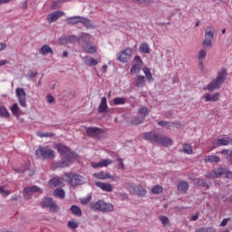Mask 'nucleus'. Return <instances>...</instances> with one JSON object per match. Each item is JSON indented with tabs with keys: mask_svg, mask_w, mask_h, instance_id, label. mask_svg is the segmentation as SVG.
<instances>
[{
	"mask_svg": "<svg viewBox=\"0 0 232 232\" xmlns=\"http://www.w3.org/2000/svg\"><path fill=\"white\" fill-rule=\"evenodd\" d=\"M56 149L58 153L62 156L61 160L57 161L55 164L56 168H68V166L73 164L78 157L75 152L71 151L67 146L62 143L57 144Z\"/></svg>",
	"mask_w": 232,
	"mask_h": 232,
	"instance_id": "obj_1",
	"label": "nucleus"
},
{
	"mask_svg": "<svg viewBox=\"0 0 232 232\" xmlns=\"http://www.w3.org/2000/svg\"><path fill=\"white\" fill-rule=\"evenodd\" d=\"M227 76V71L226 68H222L218 72V77L208 85V88H204V90L208 89L210 92L215 91L216 89H219L220 85L225 82L226 78Z\"/></svg>",
	"mask_w": 232,
	"mask_h": 232,
	"instance_id": "obj_2",
	"label": "nucleus"
},
{
	"mask_svg": "<svg viewBox=\"0 0 232 232\" xmlns=\"http://www.w3.org/2000/svg\"><path fill=\"white\" fill-rule=\"evenodd\" d=\"M92 211H100L102 213H109L113 211V205L104 200H98L90 204Z\"/></svg>",
	"mask_w": 232,
	"mask_h": 232,
	"instance_id": "obj_3",
	"label": "nucleus"
},
{
	"mask_svg": "<svg viewBox=\"0 0 232 232\" xmlns=\"http://www.w3.org/2000/svg\"><path fill=\"white\" fill-rule=\"evenodd\" d=\"M35 156L42 160H53L55 159V152L49 146H39L35 150Z\"/></svg>",
	"mask_w": 232,
	"mask_h": 232,
	"instance_id": "obj_4",
	"label": "nucleus"
},
{
	"mask_svg": "<svg viewBox=\"0 0 232 232\" xmlns=\"http://www.w3.org/2000/svg\"><path fill=\"white\" fill-rule=\"evenodd\" d=\"M227 176V179H232V171H227L226 169L219 168L209 171L206 177L207 179H219L222 175Z\"/></svg>",
	"mask_w": 232,
	"mask_h": 232,
	"instance_id": "obj_5",
	"label": "nucleus"
},
{
	"mask_svg": "<svg viewBox=\"0 0 232 232\" xmlns=\"http://www.w3.org/2000/svg\"><path fill=\"white\" fill-rule=\"evenodd\" d=\"M63 179L71 184V186H79L82 184L83 178L78 174L67 172L63 175Z\"/></svg>",
	"mask_w": 232,
	"mask_h": 232,
	"instance_id": "obj_6",
	"label": "nucleus"
},
{
	"mask_svg": "<svg viewBox=\"0 0 232 232\" xmlns=\"http://www.w3.org/2000/svg\"><path fill=\"white\" fill-rule=\"evenodd\" d=\"M211 27H208L206 29L205 33V40L203 42V47L205 49L211 48L212 47V41L214 40L215 33L214 31H211Z\"/></svg>",
	"mask_w": 232,
	"mask_h": 232,
	"instance_id": "obj_7",
	"label": "nucleus"
},
{
	"mask_svg": "<svg viewBox=\"0 0 232 232\" xmlns=\"http://www.w3.org/2000/svg\"><path fill=\"white\" fill-rule=\"evenodd\" d=\"M103 133L104 132L102 129L98 127H88L86 129V134L88 135V137H91L92 139H101Z\"/></svg>",
	"mask_w": 232,
	"mask_h": 232,
	"instance_id": "obj_8",
	"label": "nucleus"
},
{
	"mask_svg": "<svg viewBox=\"0 0 232 232\" xmlns=\"http://www.w3.org/2000/svg\"><path fill=\"white\" fill-rule=\"evenodd\" d=\"M43 208H50V211L53 213H56L58 209V206L53 201L51 198H44L42 200Z\"/></svg>",
	"mask_w": 232,
	"mask_h": 232,
	"instance_id": "obj_9",
	"label": "nucleus"
},
{
	"mask_svg": "<svg viewBox=\"0 0 232 232\" xmlns=\"http://www.w3.org/2000/svg\"><path fill=\"white\" fill-rule=\"evenodd\" d=\"M131 53V49L127 48L126 50L117 53V59L121 63H127L130 58Z\"/></svg>",
	"mask_w": 232,
	"mask_h": 232,
	"instance_id": "obj_10",
	"label": "nucleus"
},
{
	"mask_svg": "<svg viewBox=\"0 0 232 232\" xmlns=\"http://www.w3.org/2000/svg\"><path fill=\"white\" fill-rule=\"evenodd\" d=\"M15 93L22 107H26V93L23 88H17Z\"/></svg>",
	"mask_w": 232,
	"mask_h": 232,
	"instance_id": "obj_11",
	"label": "nucleus"
},
{
	"mask_svg": "<svg viewBox=\"0 0 232 232\" xmlns=\"http://www.w3.org/2000/svg\"><path fill=\"white\" fill-rule=\"evenodd\" d=\"M15 93L22 107H26V93L23 88H17Z\"/></svg>",
	"mask_w": 232,
	"mask_h": 232,
	"instance_id": "obj_12",
	"label": "nucleus"
},
{
	"mask_svg": "<svg viewBox=\"0 0 232 232\" xmlns=\"http://www.w3.org/2000/svg\"><path fill=\"white\" fill-rule=\"evenodd\" d=\"M79 42V38L75 35H63L60 39H59V44L65 45L67 44H74Z\"/></svg>",
	"mask_w": 232,
	"mask_h": 232,
	"instance_id": "obj_13",
	"label": "nucleus"
},
{
	"mask_svg": "<svg viewBox=\"0 0 232 232\" xmlns=\"http://www.w3.org/2000/svg\"><path fill=\"white\" fill-rule=\"evenodd\" d=\"M232 144V139L230 137L220 138L213 142V148H219L220 146H229Z\"/></svg>",
	"mask_w": 232,
	"mask_h": 232,
	"instance_id": "obj_14",
	"label": "nucleus"
},
{
	"mask_svg": "<svg viewBox=\"0 0 232 232\" xmlns=\"http://www.w3.org/2000/svg\"><path fill=\"white\" fill-rule=\"evenodd\" d=\"M95 186H97V188H99L100 189L106 193H111L113 191V188L111 183L97 181L95 182Z\"/></svg>",
	"mask_w": 232,
	"mask_h": 232,
	"instance_id": "obj_15",
	"label": "nucleus"
},
{
	"mask_svg": "<svg viewBox=\"0 0 232 232\" xmlns=\"http://www.w3.org/2000/svg\"><path fill=\"white\" fill-rule=\"evenodd\" d=\"M139 113L142 115L141 117L135 118L132 121L135 124H140L144 121L147 113H148V108L147 107H141L139 109Z\"/></svg>",
	"mask_w": 232,
	"mask_h": 232,
	"instance_id": "obj_16",
	"label": "nucleus"
},
{
	"mask_svg": "<svg viewBox=\"0 0 232 232\" xmlns=\"http://www.w3.org/2000/svg\"><path fill=\"white\" fill-rule=\"evenodd\" d=\"M157 144H161V146L167 148V146H171V144H173V140L168 137L159 135Z\"/></svg>",
	"mask_w": 232,
	"mask_h": 232,
	"instance_id": "obj_17",
	"label": "nucleus"
},
{
	"mask_svg": "<svg viewBox=\"0 0 232 232\" xmlns=\"http://www.w3.org/2000/svg\"><path fill=\"white\" fill-rule=\"evenodd\" d=\"M64 13L62 11L53 12L47 16V20L49 23H53L58 20L59 17L63 16Z\"/></svg>",
	"mask_w": 232,
	"mask_h": 232,
	"instance_id": "obj_18",
	"label": "nucleus"
},
{
	"mask_svg": "<svg viewBox=\"0 0 232 232\" xmlns=\"http://www.w3.org/2000/svg\"><path fill=\"white\" fill-rule=\"evenodd\" d=\"M159 137H160V135L156 134V132H154V131L147 132L144 134V140H150V142L158 143Z\"/></svg>",
	"mask_w": 232,
	"mask_h": 232,
	"instance_id": "obj_19",
	"label": "nucleus"
},
{
	"mask_svg": "<svg viewBox=\"0 0 232 232\" xmlns=\"http://www.w3.org/2000/svg\"><path fill=\"white\" fill-rule=\"evenodd\" d=\"M61 184H63V179L59 177L52 178L48 181V186L50 187V188H55L57 186H61Z\"/></svg>",
	"mask_w": 232,
	"mask_h": 232,
	"instance_id": "obj_20",
	"label": "nucleus"
},
{
	"mask_svg": "<svg viewBox=\"0 0 232 232\" xmlns=\"http://www.w3.org/2000/svg\"><path fill=\"white\" fill-rule=\"evenodd\" d=\"M82 48L88 53H94L97 51V46L93 43H84Z\"/></svg>",
	"mask_w": 232,
	"mask_h": 232,
	"instance_id": "obj_21",
	"label": "nucleus"
},
{
	"mask_svg": "<svg viewBox=\"0 0 232 232\" xmlns=\"http://www.w3.org/2000/svg\"><path fill=\"white\" fill-rule=\"evenodd\" d=\"M107 110H108L107 99L105 97H102L101 99V103L98 107V111L100 113H105L107 112Z\"/></svg>",
	"mask_w": 232,
	"mask_h": 232,
	"instance_id": "obj_22",
	"label": "nucleus"
},
{
	"mask_svg": "<svg viewBox=\"0 0 232 232\" xmlns=\"http://www.w3.org/2000/svg\"><path fill=\"white\" fill-rule=\"evenodd\" d=\"M220 94L218 92L214 93L213 95H211L210 93H206L205 95H203V99L206 102H217L219 100Z\"/></svg>",
	"mask_w": 232,
	"mask_h": 232,
	"instance_id": "obj_23",
	"label": "nucleus"
},
{
	"mask_svg": "<svg viewBox=\"0 0 232 232\" xmlns=\"http://www.w3.org/2000/svg\"><path fill=\"white\" fill-rule=\"evenodd\" d=\"M93 176L95 177V179H98L99 180H106L107 179H112L110 173L103 171L96 172L93 174Z\"/></svg>",
	"mask_w": 232,
	"mask_h": 232,
	"instance_id": "obj_24",
	"label": "nucleus"
},
{
	"mask_svg": "<svg viewBox=\"0 0 232 232\" xmlns=\"http://www.w3.org/2000/svg\"><path fill=\"white\" fill-rule=\"evenodd\" d=\"M178 189L180 193L186 194L188 190V183L186 181H180L178 185Z\"/></svg>",
	"mask_w": 232,
	"mask_h": 232,
	"instance_id": "obj_25",
	"label": "nucleus"
},
{
	"mask_svg": "<svg viewBox=\"0 0 232 232\" xmlns=\"http://www.w3.org/2000/svg\"><path fill=\"white\" fill-rule=\"evenodd\" d=\"M39 53L42 54V55H45L47 53H51L53 55V51L52 50V48L49 45L44 44V45H43L40 48Z\"/></svg>",
	"mask_w": 232,
	"mask_h": 232,
	"instance_id": "obj_26",
	"label": "nucleus"
},
{
	"mask_svg": "<svg viewBox=\"0 0 232 232\" xmlns=\"http://www.w3.org/2000/svg\"><path fill=\"white\" fill-rule=\"evenodd\" d=\"M221 159L218 156L216 155H208L205 158V161L206 162H210V163H215L218 164V162H220Z\"/></svg>",
	"mask_w": 232,
	"mask_h": 232,
	"instance_id": "obj_27",
	"label": "nucleus"
},
{
	"mask_svg": "<svg viewBox=\"0 0 232 232\" xmlns=\"http://www.w3.org/2000/svg\"><path fill=\"white\" fill-rule=\"evenodd\" d=\"M82 17L81 16H72V17H68L66 19V23L68 24H77L79 23H81Z\"/></svg>",
	"mask_w": 232,
	"mask_h": 232,
	"instance_id": "obj_28",
	"label": "nucleus"
},
{
	"mask_svg": "<svg viewBox=\"0 0 232 232\" xmlns=\"http://www.w3.org/2000/svg\"><path fill=\"white\" fill-rule=\"evenodd\" d=\"M220 154L225 155L227 160L232 164V150H223Z\"/></svg>",
	"mask_w": 232,
	"mask_h": 232,
	"instance_id": "obj_29",
	"label": "nucleus"
},
{
	"mask_svg": "<svg viewBox=\"0 0 232 232\" xmlns=\"http://www.w3.org/2000/svg\"><path fill=\"white\" fill-rule=\"evenodd\" d=\"M81 23L83 24L88 29L93 28V23L88 18L81 17Z\"/></svg>",
	"mask_w": 232,
	"mask_h": 232,
	"instance_id": "obj_30",
	"label": "nucleus"
},
{
	"mask_svg": "<svg viewBox=\"0 0 232 232\" xmlns=\"http://www.w3.org/2000/svg\"><path fill=\"white\" fill-rule=\"evenodd\" d=\"M53 196L59 198L60 199H63L65 197L64 190L61 188H58L53 191Z\"/></svg>",
	"mask_w": 232,
	"mask_h": 232,
	"instance_id": "obj_31",
	"label": "nucleus"
},
{
	"mask_svg": "<svg viewBox=\"0 0 232 232\" xmlns=\"http://www.w3.org/2000/svg\"><path fill=\"white\" fill-rule=\"evenodd\" d=\"M138 189H139V186L134 185L133 183L130 184V186L128 188V190L133 196H138Z\"/></svg>",
	"mask_w": 232,
	"mask_h": 232,
	"instance_id": "obj_32",
	"label": "nucleus"
},
{
	"mask_svg": "<svg viewBox=\"0 0 232 232\" xmlns=\"http://www.w3.org/2000/svg\"><path fill=\"white\" fill-rule=\"evenodd\" d=\"M85 64L88 66H94L98 64V61L92 58V57H85V61H84Z\"/></svg>",
	"mask_w": 232,
	"mask_h": 232,
	"instance_id": "obj_33",
	"label": "nucleus"
},
{
	"mask_svg": "<svg viewBox=\"0 0 232 232\" xmlns=\"http://www.w3.org/2000/svg\"><path fill=\"white\" fill-rule=\"evenodd\" d=\"M127 102V99L125 97H116L113 99V103L115 105H123Z\"/></svg>",
	"mask_w": 232,
	"mask_h": 232,
	"instance_id": "obj_34",
	"label": "nucleus"
},
{
	"mask_svg": "<svg viewBox=\"0 0 232 232\" xmlns=\"http://www.w3.org/2000/svg\"><path fill=\"white\" fill-rule=\"evenodd\" d=\"M145 85V77L142 75H138L136 79V86L143 87Z\"/></svg>",
	"mask_w": 232,
	"mask_h": 232,
	"instance_id": "obj_35",
	"label": "nucleus"
},
{
	"mask_svg": "<svg viewBox=\"0 0 232 232\" xmlns=\"http://www.w3.org/2000/svg\"><path fill=\"white\" fill-rule=\"evenodd\" d=\"M71 211L72 213V215L76 216V217H81L82 216V211L80 209V208L78 206H72L71 207Z\"/></svg>",
	"mask_w": 232,
	"mask_h": 232,
	"instance_id": "obj_36",
	"label": "nucleus"
},
{
	"mask_svg": "<svg viewBox=\"0 0 232 232\" xmlns=\"http://www.w3.org/2000/svg\"><path fill=\"white\" fill-rule=\"evenodd\" d=\"M140 51L143 53H150V49L147 43H142L140 46Z\"/></svg>",
	"mask_w": 232,
	"mask_h": 232,
	"instance_id": "obj_37",
	"label": "nucleus"
},
{
	"mask_svg": "<svg viewBox=\"0 0 232 232\" xmlns=\"http://www.w3.org/2000/svg\"><path fill=\"white\" fill-rule=\"evenodd\" d=\"M0 116L2 118H9L10 113L5 106H0Z\"/></svg>",
	"mask_w": 232,
	"mask_h": 232,
	"instance_id": "obj_38",
	"label": "nucleus"
},
{
	"mask_svg": "<svg viewBox=\"0 0 232 232\" xmlns=\"http://www.w3.org/2000/svg\"><path fill=\"white\" fill-rule=\"evenodd\" d=\"M27 191H31V193H41V194L43 193V189H41L37 186L27 187L26 188V192Z\"/></svg>",
	"mask_w": 232,
	"mask_h": 232,
	"instance_id": "obj_39",
	"label": "nucleus"
},
{
	"mask_svg": "<svg viewBox=\"0 0 232 232\" xmlns=\"http://www.w3.org/2000/svg\"><path fill=\"white\" fill-rule=\"evenodd\" d=\"M36 135L37 137H40L41 139H44V138H52V137H54V134L52 133V132H41V131H37L36 132Z\"/></svg>",
	"mask_w": 232,
	"mask_h": 232,
	"instance_id": "obj_40",
	"label": "nucleus"
},
{
	"mask_svg": "<svg viewBox=\"0 0 232 232\" xmlns=\"http://www.w3.org/2000/svg\"><path fill=\"white\" fill-rule=\"evenodd\" d=\"M183 151H184V153H187V155H192L193 149H192L191 145L185 143L183 145Z\"/></svg>",
	"mask_w": 232,
	"mask_h": 232,
	"instance_id": "obj_41",
	"label": "nucleus"
},
{
	"mask_svg": "<svg viewBox=\"0 0 232 232\" xmlns=\"http://www.w3.org/2000/svg\"><path fill=\"white\" fill-rule=\"evenodd\" d=\"M151 192L154 195H160L163 192V188L160 185H157V186L152 188Z\"/></svg>",
	"mask_w": 232,
	"mask_h": 232,
	"instance_id": "obj_42",
	"label": "nucleus"
},
{
	"mask_svg": "<svg viewBox=\"0 0 232 232\" xmlns=\"http://www.w3.org/2000/svg\"><path fill=\"white\" fill-rule=\"evenodd\" d=\"M13 115L18 117L19 116V111H20V109L17 105V103H14L13 106L10 108Z\"/></svg>",
	"mask_w": 232,
	"mask_h": 232,
	"instance_id": "obj_43",
	"label": "nucleus"
},
{
	"mask_svg": "<svg viewBox=\"0 0 232 232\" xmlns=\"http://www.w3.org/2000/svg\"><path fill=\"white\" fill-rule=\"evenodd\" d=\"M196 232H217V229L212 227H201L197 229Z\"/></svg>",
	"mask_w": 232,
	"mask_h": 232,
	"instance_id": "obj_44",
	"label": "nucleus"
},
{
	"mask_svg": "<svg viewBox=\"0 0 232 232\" xmlns=\"http://www.w3.org/2000/svg\"><path fill=\"white\" fill-rule=\"evenodd\" d=\"M141 65L140 63H137V64H134L131 69H130V72L131 73H139L140 72V69H141Z\"/></svg>",
	"mask_w": 232,
	"mask_h": 232,
	"instance_id": "obj_45",
	"label": "nucleus"
},
{
	"mask_svg": "<svg viewBox=\"0 0 232 232\" xmlns=\"http://www.w3.org/2000/svg\"><path fill=\"white\" fill-rule=\"evenodd\" d=\"M146 195H147V190L143 187L139 186L137 196L140 197V198H143Z\"/></svg>",
	"mask_w": 232,
	"mask_h": 232,
	"instance_id": "obj_46",
	"label": "nucleus"
},
{
	"mask_svg": "<svg viewBox=\"0 0 232 232\" xmlns=\"http://www.w3.org/2000/svg\"><path fill=\"white\" fill-rule=\"evenodd\" d=\"M143 72H144V73H145V75H146L147 80H148L149 82H151L153 79H152V74H151V72H150V70L149 68L145 67V68L143 69Z\"/></svg>",
	"mask_w": 232,
	"mask_h": 232,
	"instance_id": "obj_47",
	"label": "nucleus"
},
{
	"mask_svg": "<svg viewBox=\"0 0 232 232\" xmlns=\"http://www.w3.org/2000/svg\"><path fill=\"white\" fill-rule=\"evenodd\" d=\"M169 128H177L178 130H180L182 128V124L178 122V121L169 122Z\"/></svg>",
	"mask_w": 232,
	"mask_h": 232,
	"instance_id": "obj_48",
	"label": "nucleus"
},
{
	"mask_svg": "<svg viewBox=\"0 0 232 232\" xmlns=\"http://www.w3.org/2000/svg\"><path fill=\"white\" fill-rule=\"evenodd\" d=\"M112 160L110 159L102 160L101 161L102 168H107V166H110V164H112Z\"/></svg>",
	"mask_w": 232,
	"mask_h": 232,
	"instance_id": "obj_49",
	"label": "nucleus"
},
{
	"mask_svg": "<svg viewBox=\"0 0 232 232\" xmlns=\"http://www.w3.org/2000/svg\"><path fill=\"white\" fill-rule=\"evenodd\" d=\"M92 200V197L89 195L85 198H81V204L83 206H86L89 204V202Z\"/></svg>",
	"mask_w": 232,
	"mask_h": 232,
	"instance_id": "obj_50",
	"label": "nucleus"
},
{
	"mask_svg": "<svg viewBox=\"0 0 232 232\" xmlns=\"http://www.w3.org/2000/svg\"><path fill=\"white\" fill-rule=\"evenodd\" d=\"M92 36L88 34H83L82 35V40L84 42V44H89V42L91 41Z\"/></svg>",
	"mask_w": 232,
	"mask_h": 232,
	"instance_id": "obj_51",
	"label": "nucleus"
},
{
	"mask_svg": "<svg viewBox=\"0 0 232 232\" xmlns=\"http://www.w3.org/2000/svg\"><path fill=\"white\" fill-rule=\"evenodd\" d=\"M24 199H26V200H29V199H31V198H32V192H31V190H27V191H26V188H24Z\"/></svg>",
	"mask_w": 232,
	"mask_h": 232,
	"instance_id": "obj_52",
	"label": "nucleus"
},
{
	"mask_svg": "<svg viewBox=\"0 0 232 232\" xmlns=\"http://www.w3.org/2000/svg\"><path fill=\"white\" fill-rule=\"evenodd\" d=\"M207 56V52L204 49H201L198 53V60L203 61Z\"/></svg>",
	"mask_w": 232,
	"mask_h": 232,
	"instance_id": "obj_53",
	"label": "nucleus"
},
{
	"mask_svg": "<svg viewBox=\"0 0 232 232\" xmlns=\"http://www.w3.org/2000/svg\"><path fill=\"white\" fill-rule=\"evenodd\" d=\"M68 227H69V228L75 230L78 227V224L74 221H69Z\"/></svg>",
	"mask_w": 232,
	"mask_h": 232,
	"instance_id": "obj_54",
	"label": "nucleus"
},
{
	"mask_svg": "<svg viewBox=\"0 0 232 232\" xmlns=\"http://www.w3.org/2000/svg\"><path fill=\"white\" fill-rule=\"evenodd\" d=\"M117 161L119 162V169H122V171H124L125 166H124V163L122 161V159L121 158H118Z\"/></svg>",
	"mask_w": 232,
	"mask_h": 232,
	"instance_id": "obj_55",
	"label": "nucleus"
},
{
	"mask_svg": "<svg viewBox=\"0 0 232 232\" xmlns=\"http://www.w3.org/2000/svg\"><path fill=\"white\" fill-rule=\"evenodd\" d=\"M160 220L163 224V226H167L169 224V218L165 216L160 217Z\"/></svg>",
	"mask_w": 232,
	"mask_h": 232,
	"instance_id": "obj_56",
	"label": "nucleus"
},
{
	"mask_svg": "<svg viewBox=\"0 0 232 232\" xmlns=\"http://www.w3.org/2000/svg\"><path fill=\"white\" fill-rule=\"evenodd\" d=\"M132 2L136 4H146L149 5L151 3L152 0H131Z\"/></svg>",
	"mask_w": 232,
	"mask_h": 232,
	"instance_id": "obj_57",
	"label": "nucleus"
},
{
	"mask_svg": "<svg viewBox=\"0 0 232 232\" xmlns=\"http://www.w3.org/2000/svg\"><path fill=\"white\" fill-rule=\"evenodd\" d=\"M0 194L4 195L5 197H7L10 195V191L5 190L4 187H0Z\"/></svg>",
	"mask_w": 232,
	"mask_h": 232,
	"instance_id": "obj_58",
	"label": "nucleus"
},
{
	"mask_svg": "<svg viewBox=\"0 0 232 232\" xmlns=\"http://www.w3.org/2000/svg\"><path fill=\"white\" fill-rule=\"evenodd\" d=\"M37 74H38L37 72H29L28 74H27V77L30 78V79H32V78H34V77H36Z\"/></svg>",
	"mask_w": 232,
	"mask_h": 232,
	"instance_id": "obj_59",
	"label": "nucleus"
},
{
	"mask_svg": "<svg viewBox=\"0 0 232 232\" xmlns=\"http://www.w3.org/2000/svg\"><path fill=\"white\" fill-rule=\"evenodd\" d=\"M228 222H229V218H224L223 221H222L221 224H220V227H227V224H228Z\"/></svg>",
	"mask_w": 232,
	"mask_h": 232,
	"instance_id": "obj_60",
	"label": "nucleus"
},
{
	"mask_svg": "<svg viewBox=\"0 0 232 232\" xmlns=\"http://www.w3.org/2000/svg\"><path fill=\"white\" fill-rule=\"evenodd\" d=\"M169 122L165 121H159V125L161 126L162 128H166V126H168V128H169Z\"/></svg>",
	"mask_w": 232,
	"mask_h": 232,
	"instance_id": "obj_61",
	"label": "nucleus"
},
{
	"mask_svg": "<svg viewBox=\"0 0 232 232\" xmlns=\"http://www.w3.org/2000/svg\"><path fill=\"white\" fill-rule=\"evenodd\" d=\"M28 169V167H25L24 169H14V170L16 171V173H24Z\"/></svg>",
	"mask_w": 232,
	"mask_h": 232,
	"instance_id": "obj_62",
	"label": "nucleus"
},
{
	"mask_svg": "<svg viewBox=\"0 0 232 232\" xmlns=\"http://www.w3.org/2000/svg\"><path fill=\"white\" fill-rule=\"evenodd\" d=\"M47 100L49 103H53L55 102L54 98L51 94L47 95Z\"/></svg>",
	"mask_w": 232,
	"mask_h": 232,
	"instance_id": "obj_63",
	"label": "nucleus"
},
{
	"mask_svg": "<svg viewBox=\"0 0 232 232\" xmlns=\"http://www.w3.org/2000/svg\"><path fill=\"white\" fill-rule=\"evenodd\" d=\"M92 168H102V162H92Z\"/></svg>",
	"mask_w": 232,
	"mask_h": 232,
	"instance_id": "obj_64",
	"label": "nucleus"
}]
</instances>
